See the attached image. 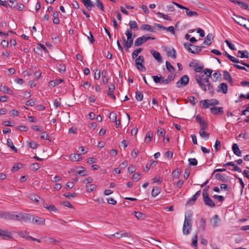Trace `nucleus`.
<instances>
[{
    "instance_id": "nucleus-5",
    "label": "nucleus",
    "mask_w": 249,
    "mask_h": 249,
    "mask_svg": "<svg viewBox=\"0 0 249 249\" xmlns=\"http://www.w3.org/2000/svg\"><path fill=\"white\" fill-rule=\"evenodd\" d=\"M14 212L1 211L0 212V218L6 220H14Z\"/></svg>"
},
{
    "instance_id": "nucleus-44",
    "label": "nucleus",
    "mask_w": 249,
    "mask_h": 249,
    "mask_svg": "<svg viewBox=\"0 0 249 249\" xmlns=\"http://www.w3.org/2000/svg\"><path fill=\"white\" fill-rule=\"evenodd\" d=\"M188 161L190 165L196 166L197 164V160L195 158H190L188 159Z\"/></svg>"
},
{
    "instance_id": "nucleus-45",
    "label": "nucleus",
    "mask_w": 249,
    "mask_h": 249,
    "mask_svg": "<svg viewBox=\"0 0 249 249\" xmlns=\"http://www.w3.org/2000/svg\"><path fill=\"white\" fill-rule=\"evenodd\" d=\"M95 5L102 11H104V5L102 2L100 1V0H96V2H95Z\"/></svg>"
},
{
    "instance_id": "nucleus-37",
    "label": "nucleus",
    "mask_w": 249,
    "mask_h": 249,
    "mask_svg": "<svg viewBox=\"0 0 249 249\" xmlns=\"http://www.w3.org/2000/svg\"><path fill=\"white\" fill-rule=\"evenodd\" d=\"M136 93V99L139 101H142L143 99V94L142 92L137 91L135 92Z\"/></svg>"
},
{
    "instance_id": "nucleus-17",
    "label": "nucleus",
    "mask_w": 249,
    "mask_h": 249,
    "mask_svg": "<svg viewBox=\"0 0 249 249\" xmlns=\"http://www.w3.org/2000/svg\"><path fill=\"white\" fill-rule=\"evenodd\" d=\"M140 29L142 31H147L153 33L155 32L154 28L151 25L148 24H142L141 26Z\"/></svg>"
},
{
    "instance_id": "nucleus-32",
    "label": "nucleus",
    "mask_w": 249,
    "mask_h": 249,
    "mask_svg": "<svg viewBox=\"0 0 249 249\" xmlns=\"http://www.w3.org/2000/svg\"><path fill=\"white\" fill-rule=\"evenodd\" d=\"M153 137V133L151 131H148L146 133V137L144 140V142L146 143H148L151 141V139Z\"/></svg>"
},
{
    "instance_id": "nucleus-40",
    "label": "nucleus",
    "mask_w": 249,
    "mask_h": 249,
    "mask_svg": "<svg viewBox=\"0 0 249 249\" xmlns=\"http://www.w3.org/2000/svg\"><path fill=\"white\" fill-rule=\"evenodd\" d=\"M109 118L112 122H115L116 121L117 119V115L114 112H111L110 113Z\"/></svg>"
},
{
    "instance_id": "nucleus-24",
    "label": "nucleus",
    "mask_w": 249,
    "mask_h": 249,
    "mask_svg": "<svg viewBox=\"0 0 249 249\" xmlns=\"http://www.w3.org/2000/svg\"><path fill=\"white\" fill-rule=\"evenodd\" d=\"M223 76H224V79L225 80L228 81L229 82H230L231 84H232V79L231 77V74L229 72H228L226 71H223Z\"/></svg>"
},
{
    "instance_id": "nucleus-61",
    "label": "nucleus",
    "mask_w": 249,
    "mask_h": 249,
    "mask_svg": "<svg viewBox=\"0 0 249 249\" xmlns=\"http://www.w3.org/2000/svg\"><path fill=\"white\" fill-rule=\"evenodd\" d=\"M189 100L190 103L193 106H195L197 102V99L194 96L189 97Z\"/></svg>"
},
{
    "instance_id": "nucleus-20",
    "label": "nucleus",
    "mask_w": 249,
    "mask_h": 249,
    "mask_svg": "<svg viewBox=\"0 0 249 249\" xmlns=\"http://www.w3.org/2000/svg\"><path fill=\"white\" fill-rule=\"evenodd\" d=\"M237 56L240 58H248L249 57V53L247 51H239Z\"/></svg>"
},
{
    "instance_id": "nucleus-46",
    "label": "nucleus",
    "mask_w": 249,
    "mask_h": 249,
    "mask_svg": "<svg viewBox=\"0 0 249 249\" xmlns=\"http://www.w3.org/2000/svg\"><path fill=\"white\" fill-rule=\"evenodd\" d=\"M199 124H200V130H205L207 128V126H208V124L205 121H203L202 122H200V123H199Z\"/></svg>"
},
{
    "instance_id": "nucleus-58",
    "label": "nucleus",
    "mask_w": 249,
    "mask_h": 249,
    "mask_svg": "<svg viewBox=\"0 0 249 249\" xmlns=\"http://www.w3.org/2000/svg\"><path fill=\"white\" fill-rule=\"evenodd\" d=\"M207 85L208 86V89L209 92L211 94H212V95H213L214 93V89H213V85L210 83H208Z\"/></svg>"
},
{
    "instance_id": "nucleus-3",
    "label": "nucleus",
    "mask_w": 249,
    "mask_h": 249,
    "mask_svg": "<svg viewBox=\"0 0 249 249\" xmlns=\"http://www.w3.org/2000/svg\"><path fill=\"white\" fill-rule=\"evenodd\" d=\"M189 82V78L187 75H183L177 82L176 86L178 88L184 87L188 85Z\"/></svg>"
},
{
    "instance_id": "nucleus-36",
    "label": "nucleus",
    "mask_w": 249,
    "mask_h": 249,
    "mask_svg": "<svg viewBox=\"0 0 249 249\" xmlns=\"http://www.w3.org/2000/svg\"><path fill=\"white\" fill-rule=\"evenodd\" d=\"M166 67L167 70L170 72H174L175 71V69L171 64V63L168 61H166Z\"/></svg>"
},
{
    "instance_id": "nucleus-49",
    "label": "nucleus",
    "mask_w": 249,
    "mask_h": 249,
    "mask_svg": "<svg viewBox=\"0 0 249 249\" xmlns=\"http://www.w3.org/2000/svg\"><path fill=\"white\" fill-rule=\"evenodd\" d=\"M209 100H204L203 101H200V103H203V108H208L209 107V106H210V102L209 103H208V102H209Z\"/></svg>"
},
{
    "instance_id": "nucleus-35",
    "label": "nucleus",
    "mask_w": 249,
    "mask_h": 249,
    "mask_svg": "<svg viewBox=\"0 0 249 249\" xmlns=\"http://www.w3.org/2000/svg\"><path fill=\"white\" fill-rule=\"evenodd\" d=\"M28 197L30 199L33 200L36 203L39 201V199H40V197L39 196L34 194H30Z\"/></svg>"
},
{
    "instance_id": "nucleus-4",
    "label": "nucleus",
    "mask_w": 249,
    "mask_h": 249,
    "mask_svg": "<svg viewBox=\"0 0 249 249\" xmlns=\"http://www.w3.org/2000/svg\"><path fill=\"white\" fill-rule=\"evenodd\" d=\"M125 35L127 36V42L125 43V45H124V48L129 49L133 45L134 37L132 36V32L129 30H127L126 31Z\"/></svg>"
},
{
    "instance_id": "nucleus-33",
    "label": "nucleus",
    "mask_w": 249,
    "mask_h": 249,
    "mask_svg": "<svg viewBox=\"0 0 249 249\" xmlns=\"http://www.w3.org/2000/svg\"><path fill=\"white\" fill-rule=\"evenodd\" d=\"M70 158L71 160L74 161H77L79 160L81 157L80 155L79 154H73L71 155Z\"/></svg>"
},
{
    "instance_id": "nucleus-29",
    "label": "nucleus",
    "mask_w": 249,
    "mask_h": 249,
    "mask_svg": "<svg viewBox=\"0 0 249 249\" xmlns=\"http://www.w3.org/2000/svg\"><path fill=\"white\" fill-rule=\"evenodd\" d=\"M0 89L1 91H3L7 94H13V93L12 89L6 86H1V88Z\"/></svg>"
},
{
    "instance_id": "nucleus-62",
    "label": "nucleus",
    "mask_w": 249,
    "mask_h": 249,
    "mask_svg": "<svg viewBox=\"0 0 249 249\" xmlns=\"http://www.w3.org/2000/svg\"><path fill=\"white\" fill-rule=\"evenodd\" d=\"M58 69L60 72H64L66 71V67L64 64H59Z\"/></svg>"
},
{
    "instance_id": "nucleus-42",
    "label": "nucleus",
    "mask_w": 249,
    "mask_h": 249,
    "mask_svg": "<svg viewBox=\"0 0 249 249\" xmlns=\"http://www.w3.org/2000/svg\"><path fill=\"white\" fill-rule=\"evenodd\" d=\"M137 68L141 71H145L146 69L144 66L143 65L142 63H140L139 62L135 63Z\"/></svg>"
},
{
    "instance_id": "nucleus-57",
    "label": "nucleus",
    "mask_w": 249,
    "mask_h": 249,
    "mask_svg": "<svg viewBox=\"0 0 249 249\" xmlns=\"http://www.w3.org/2000/svg\"><path fill=\"white\" fill-rule=\"evenodd\" d=\"M141 174L140 173H136L133 175L132 179L137 181L140 179Z\"/></svg>"
},
{
    "instance_id": "nucleus-25",
    "label": "nucleus",
    "mask_w": 249,
    "mask_h": 249,
    "mask_svg": "<svg viewBox=\"0 0 249 249\" xmlns=\"http://www.w3.org/2000/svg\"><path fill=\"white\" fill-rule=\"evenodd\" d=\"M184 9L185 10L186 15L188 17H197L198 16L196 12L190 11L187 7H185Z\"/></svg>"
},
{
    "instance_id": "nucleus-30",
    "label": "nucleus",
    "mask_w": 249,
    "mask_h": 249,
    "mask_svg": "<svg viewBox=\"0 0 249 249\" xmlns=\"http://www.w3.org/2000/svg\"><path fill=\"white\" fill-rule=\"evenodd\" d=\"M192 216L193 212L190 211L188 213L187 215L185 214L184 220H186L187 222L192 224Z\"/></svg>"
},
{
    "instance_id": "nucleus-6",
    "label": "nucleus",
    "mask_w": 249,
    "mask_h": 249,
    "mask_svg": "<svg viewBox=\"0 0 249 249\" xmlns=\"http://www.w3.org/2000/svg\"><path fill=\"white\" fill-rule=\"evenodd\" d=\"M192 224L187 222L186 220H184L182 228V232L184 235L189 234L191 231Z\"/></svg>"
},
{
    "instance_id": "nucleus-31",
    "label": "nucleus",
    "mask_w": 249,
    "mask_h": 249,
    "mask_svg": "<svg viewBox=\"0 0 249 249\" xmlns=\"http://www.w3.org/2000/svg\"><path fill=\"white\" fill-rule=\"evenodd\" d=\"M7 145L10 147L12 150H14L15 152H17V149L15 147L13 142L11 139H8L7 141Z\"/></svg>"
},
{
    "instance_id": "nucleus-54",
    "label": "nucleus",
    "mask_w": 249,
    "mask_h": 249,
    "mask_svg": "<svg viewBox=\"0 0 249 249\" xmlns=\"http://www.w3.org/2000/svg\"><path fill=\"white\" fill-rule=\"evenodd\" d=\"M17 3L16 0H9V6L11 8L15 9L16 8Z\"/></svg>"
},
{
    "instance_id": "nucleus-15",
    "label": "nucleus",
    "mask_w": 249,
    "mask_h": 249,
    "mask_svg": "<svg viewBox=\"0 0 249 249\" xmlns=\"http://www.w3.org/2000/svg\"><path fill=\"white\" fill-rule=\"evenodd\" d=\"M32 215L27 213H21L20 221L27 222H30Z\"/></svg>"
},
{
    "instance_id": "nucleus-16",
    "label": "nucleus",
    "mask_w": 249,
    "mask_h": 249,
    "mask_svg": "<svg viewBox=\"0 0 249 249\" xmlns=\"http://www.w3.org/2000/svg\"><path fill=\"white\" fill-rule=\"evenodd\" d=\"M220 221V219L219 218L217 215H214L211 219V222L213 227H216Z\"/></svg>"
},
{
    "instance_id": "nucleus-23",
    "label": "nucleus",
    "mask_w": 249,
    "mask_h": 249,
    "mask_svg": "<svg viewBox=\"0 0 249 249\" xmlns=\"http://www.w3.org/2000/svg\"><path fill=\"white\" fill-rule=\"evenodd\" d=\"M115 89V86L113 84L111 85L108 88V91L107 95L112 97L114 100L116 99V97L113 93V91Z\"/></svg>"
},
{
    "instance_id": "nucleus-48",
    "label": "nucleus",
    "mask_w": 249,
    "mask_h": 249,
    "mask_svg": "<svg viewBox=\"0 0 249 249\" xmlns=\"http://www.w3.org/2000/svg\"><path fill=\"white\" fill-rule=\"evenodd\" d=\"M96 185L93 184H89V185L86 186V188H87V191L89 192H91L93 190H94L96 188Z\"/></svg>"
},
{
    "instance_id": "nucleus-11",
    "label": "nucleus",
    "mask_w": 249,
    "mask_h": 249,
    "mask_svg": "<svg viewBox=\"0 0 249 249\" xmlns=\"http://www.w3.org/2000/svg\"><path fill=\"white\" fill-rule=\"evenodd\" d=\"M211 113L214 115H221L224 113L223 108L222 107H213L210 108Z\"/></svg>"
},
{
    "instance_id": "nucleus-59",
    "label": "nucleus",
    "mask_w": 249,
    "mask_h": 249,
    "mask_svg": "<svg viewBox=\"0 0 249 249\" xmlns=\"http://www.w3.org/2000/svg\"><path fill=\"white\" fill-rule=\"evenodd\" d=\"M77 196L76 194L74 193H66L64 194V196L65 197L70 198V197H75Z\"/></svg>"
},
{
    "instance_id": "nucleus-39",
    "label": "nucleus",
    "mask_w": 249,
    "mask_h": 249,
    "mask_svg": "<svg viewBox=\"0 0 249 249\" xmlns=\"http://www.w3.org/2000/svg\"><path fill=\"white\" fill-rule=\"evenodd\" d=\"M152 78L153 79L154 81L156 83H161V84L162 79V76H159L158 75L153 76Z\"/></svg>"
},
{
    "instance_id": "nucleus-64",
    "label": "nucleus",
    "mask_w": 249,
    "mask_h": 249,
    "mask_svg": "<svg viewBox=\"0 0 249 249\" xmlns=\"http://www.w3.org/2000/svg\"><path fill=\"white\" fill-rule=\"evenodd\" d=\"M211 106H216L219 104V101L217 99H212L209 101Z\"/></svg>"
},
{
    "instance_id": "nucleus-34",
    "label": "nucleus",
    "mask_w": 249,
    "mask_h": 249,
    "mask_svg": "<svg viewBox=\"0 0 249 249\" xmlns=\"http://www.w3.org/2000/svg\"><path fill=\"white\" fill-rule=\"evenodd\" d=\"M197 234H196L192 238V241L191 245L193 247H195V249H197Z\"/></svg>"
},
{
    "instance_id": "nucleus-12",
    "label": "nucleus",
    "mask_w": 249,
    "mask_h": 249,
    "mask_svg": "<svg viewBox=\"0 0 249 249\" xmlns=\"http://www.w3.org/2000/svg\"><path fill=\"white\" fill-rule=\"evenodd\" d=\"M189 66L194 69V71L196 72H200L203 69L204 66L203 65H200L198 63H190Z\"/></svg>"
},
{
    "instance_id": "nucleus-21",
    "label": "nucleus",
    "mask_w": 249,
    "mask_h": 249,
    "mask_svg": "<svg viewBox=\"0 0 249 249\" xmlns=\"http://www.w3.org/2000/svg\"><path fill=\"white\" fill-rule=\"evenodd\" d=\"M64 80L62 79H56L54 80L51 81L49 83V86L51 87H54L56 85H58L60 84L61 82H63Z\"/></svg>"
},
{
    "instance_id": "nucleus-2",
    "label": "nucleus",
    "mask_w": 249,
    "mask_h": 249,
    "mask_svg": "<svg viewBox=\"0 0 249 249\" xmlns=\"http://www.w3.org/2000/svg\"><path fill=\"white\" fill-rule=\"evenodd\" d=\"M154 36H149L147 34L144 35L141 37H139L136 39L134 42V45L136 47L141 46L143 43L146 42L149 39H155Z\"/></svg>"
},
{
    "instance_id": "nucleus-22",
    "label": "nucleus",
    "mask_w": 249,
    "mask_h": 249,
    "mask_svg": "<svg viewBox=\"0 0 249 249\" xmlns=\"http://www.w3.org/2000/svg\"><path fill=\"white\" fill-rule=\"evenodd\" d=\"M213 36L212 33L209 34L205 38L204 43L207 45H210L212 43L211 40L213 39Z\"/></svg>"
},
{
    "instance_id": "nucleus-10",
    "label": "nucleus",
    "mask_w": 249,
    "mask_h": 249,
    "mask_svg": "<svg viewBox=\"0 0 249 249\" xmlns=\"http://www.w3.org/2000/svg\"><path fill=\"white\" fill-rule=\"evenodd\" d=\"M203 200L204 204L209 207H214L215 204L213 200L209 196H206L203 197Z\"/></svg>"
},
{
    "instance_id": "nucleus-13",
    "label": "nucleus",
    "mask_w": 249,
    "mask_h": 249,
    "mask_svg": "<svg viewBox=\"0 0 249 249\" xmlns=\"http://www.w3.org/2000/svg\"><path fill=\"white\" fill-rule=\"evenodd\" d=\"M150 53H151L152 54V55H153V56L154 57V58L157 60V61L158 62H162V58H161V56L160 54V53L155 51V50H154L153 49H151L150 50Z\"/></svg>"
},
{
    "instance_id": "nucleus-47",
    "label": "nucleus",
    "mask_w": 249,
    "mask_h": 249,
    "mask_svg": "<svg viewBox=\"0 0 249 249\" xmlns=\"http://www.w3.org/2000/svg\"><path fill=\"white\" fill-rule=\"evenodd\" d=\"M21 213L18 212H14V220L20 221Z\"/></svg>"
},
{
    "instance_id": "nucleus-18",
    "label": "nucleus",
    "mask_w": 249,
    "mask_h": 249,
    "mask_svg": "<svg viewBox=\"0 0 249 249\" xmlns=\"http://www.w3.org/2000/svg\"><path fill=\"white\" fill-rule=\"evenodd\" d=\"M84 6L88 9V10H91V8L94 6L92 1L90 0H81Z\"/></svg>"
},
{
    "instance_id": "nucleus-53",
    "label": "nucleus",
    "mask_w": 249,
    "mask_h": 249,
    "mask_svg": "<svg viewBox=\"0 0 249 249\" xmlns=\"http://www.w3.org/2000/svg\"><path fill=\"white\" fill-rule=\"evenodd\" d=\"M157 134L159 136L164 137L165 134V131L163 128H160L158 130Z\"/></svg>"
},
{
    "instance_id": "nucleus-1",
    "label": "nucleus",
    "mask_w": 249,
    "mask_h": 249,
    "mask_svg": "<svg viewBox=\"0 0 249 249\" xmlns=\"http://www.w3.org/2000/svg\"><path fill=\"white\" fill-rule=\"evenodd\" d=\"M184 46L189 52L193 54L199 53L201 52L202 48L204 47V46L199 47L188 42L184 43Z\"/></svg>"
},
{
    "instance_id": "nucleus-28",
    "label": "nucleus",
    "mask_w": 249,
    "mask_h": 249,
    "mask_svg": "<svg viewBox=\"0 0 249 249\" xmlns=\"http://www.w3.org/2000/svg\"><path fill=\"white\" fill-rule=\"evenodd\" d=\"M160 188L158 187H154L152 191L151 195L153 197L157 196L160 192Z\"/></svg>"
},
{
    "instance_id": "nucleus-50",
    "label": "nucleus",
    "mask_w": 249,
    "mask_h": 249,
    "mask_svg": "<svg viewBox=\"0 0 249 249\" xmlns=\"http://www.w3.org/2000/svg\"><path fill=\"white\" fill-rule=\"evenodd\" d=\"M199 133L201 137H206L208 138L210 135L209 133L205 131L204 130H200Z\"/></svg>"
},
{
    "instance_id": "nucleus-55",
    "label": "nucleus",
    "mask_w": 249,
    "mask_h": 249,
    "mask_svg": "<svg viewBox=\"0 0 249 249\" xmlns=\"http://www.w3.org/2000/svg\"><path fill=\"white\" fill-rule=\"evenodd\" d=\"M228 58L230 59L231 61L234 63H241V61H239V59H237L236 58L231 55L228 56Z\"/></svg>"
},
{
    "instance_id": "nucleus-19",
    "label": "nucleus",
    "mask_w": 249,
    "mask_h": 249,
    "mask_svg": "<svg viewBox=\"0 0 249 249\" xmlns=\"http://www.w3.org/2000/svg\"><path fill=\"white\" fill-rule=\"evenodd\" d=\"M232 151L234 154L237 156H241V152L239 148L238 145L236 143H234L232 146Z\"/></svg>"
},
{
    "instance_id": "nucleus-56",
    "label": "nucleus",
    "mask_w": 249,
    "mask_h": 249,
    "mask_svg": "<svg viewBox=\"0 0 249 249\" xmlns=\"http://www.w3.org/2000/svg\"><path fill=\"white\" fill-rule=\"evenodd\" d=\"M79 168H81V170L77 171L75 173V175H81L82 176H86L87 175L86 174H84V172L85 171V168L84 167H83V166H80Z\"/></svg>"
},
{
    "instance_id": "nucleus-38",
    "label": "nucleus",
    "mask_w": 249,
    "mask_h": 249,
    "mask_svg": "<svg viewBox=\"0 0 249 249\" xmlns=\"http://www.w3.org/2000/svg\"><path fill=\"white\" fill-rule=\"evenodd\" d=\"M44 207L49 211H56L57 210L56 207L53 205H48L47 204H44Z\"/></svg>"
},
{
    "instance_id": "nucleus-27",
    "label": "nucleus",
    "mask_w": 249,
    "mask_h": 249,
    "mask_svg": "<svg viewBox=\"0 0 249 249\" xmlns=\"http://www.w3.org/2000/svg\"><path fill=\"white\" fill-rule=\"evenodd\" d=\"M129 25L131 30L134 31H137L138 30V24L135 21L130 20L129 22Z\"/></svg>"
},
{
    "instance_id": "nucleus-14",
    "label": "nucleus",
    "mask_w": 249,
    "mask_h": 249,
    "mask_svg": "<svg viewBox=\"0 0 249 249\" xmlns=\"http://www.w3.org/2000/svg\"><path fill=\"white\" fill-rule=\"evenodd\" d=\"M215 178L217 180H220L223 182H228L229 180V177L226 178L224 175L220 173L216 174Z\"/></svg>"
},
{
    "instance_id": "nucleus-43",
    "label": "nucleus",
    "mask_w": 249,
    "mask_h": 249,
    "mask_svg": "<svg viewBox=\"0 0 249 249\" xmlns=\"http://www.w3.org/2000/svg\"><path fill=\"white\" fill-rule=\"evenodd\" d=\"M167 55L168 56H172L173 58L175 59L177 57L176 50L173 48L171 51L167 52Z\"/></svg>"
},
{
    "instance_id": "nucleus-41",
    "label": "nucleus",
    "mask_w": 249,
    "mask_h": 249,
    "mask_svg": "<svg viewBox=\"0 0 249 249\" xmlns=\"http://www.w3.org/2000/svg\"><path fill=\"white\" fill-rule=\"evenodd\" d=\"M22 167V164L20 163H17L14 165L12 169V171L15 172L17 171L19 169H21Z\"/></svg>"
},
{
    "instance_id": "nucleus-52",
    "label": "nucleus",
    "mask_w": 249,
    "mask_h": 249,
    "mask_svg": "<svg viewBox=\"0 0 249 249\" xmlns=\"http://www.w3.org/2000/svg\"><path fill=\"white\" fill-rule=\"evenodd\" d=\"M157 15L160 17H162L164 19L167 20H171L170 18L167 15H164L162 13L158 12L157 13Z\"/></svg>"
},
{
    "instance_id": "nucleus-9",
    "label": "nucleus",
    "mask_w": 249,
    "mask_h": 249,
    "mask_svg": "<svg viewBox=\"0 0 249 249\" xmlns=\"http://www.w3.org/2000/svg\"><path fill=\"white\" fill-rule=\"evenodd\" d=\"M228 90V85L224 83H221L217 88V91L218 92H222L224 94L227 93Z\"/></svg>"
},
{
    "instance_id": "nucleus-26",
    "label": "nucleus",
    "mask_w": 249,
    "mask_h": 249,
    "mask_svg": "<svg viewBox=\"0 0 249 249\" xmlns=\"http://www.w3.org/2000/svg\"><path fill=\"white\" fill-rule=\"evenodd\" d=\"M134 214L135 216L138 219L140 220H144L146 217V215L140 212H134Z\"/></svg>"
},
{
    "instance_id": "nucleus-60",
    "label": "nucleus",
    "mask_w": 249,
    "mask_h": 249,
    "mask_svg": "<svg viewBox=\"0 0 249 249\" xmlns=\"http://www.w3.org/2000/svg\"><path fill=\"white\" fill-rule=\"evenodd\" d=\"M206 220L204 218H201L200 219V228H201L202 230H204L205 228Z\"/></svg>"
},
{
    "instance_id": "nucleus-8",
    "label": "nucleus",
    "mask_w": 249,
    "mask_h": 249,
    "mask_svg": "<svg viewBox=\"0 0 249 249\" xmlns=\"http://www.w3.org/2000/svg\"><path fill=\"white\" fill-rule=\"evenodd\" d=\"M32 223L37 225H44L45 220L44 218L39 217L36 215H32Z\"/></svg>"
},
{
    "instance_id": "nucleus-63",
    "label": "nucleus",
    "mask_w": 249,
    "mask_h": 249,
    "mask_svg": "<svg viewBox=\"0 0 249 249\" xmlns=\"http://www.w3.org/2000/svg\"><path fill=\"white\" fill-rule=\"evenodd\" d=\"M144 61V59L143 56L142 55H140L136 58L135 63L139 62L140 63H143Z\"/></svg>"
},
{
    "instance_id": "nucleus-51",
    "label": "nucleus",
    "mask_w": 249,
    "mask_h": 249,
    "mask_svg": "<svg viewBox=\"0 0 249 249\" xmlns=\"http://www.w3.org/2000/svg\"><path fill=\"white\" fill-rule=\"evenodd\" d=\"M203 72L204 74L207 76V77H211L213 71L212 70L206 68L203 70Z\"/></svg>"
},
{
    "instance_id": "nucleus-7",
    "label": "nucleus",
    "mask_w": 249,
    "mask_h": 249,
    "mask_svg": "<svg viewBox=\"0 0 249 249\" xmlns=\"http://www.w3.org/2000/svg\"><path fill=\"white\" fill-rule=\"evenodd\" d=\"M234 16L235 17V18H233V20L238 24H239L240 26H243L247 28L246 27V22L247 20L245 18L243 17L238 16L234 14Z\"/></svg>"
}]
</instances>
